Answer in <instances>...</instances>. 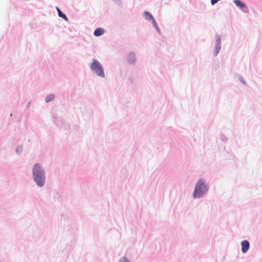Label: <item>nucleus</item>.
Returning <instances> with one entry per match:
<instances>
[{
    "mask_svg": "<svg viewBox=\"0 0 262 262\" xmlns=\"http://www.w3.org/2000/svg\"><path fill=\"white\" fill-rule=\"evenodd\" d=\"M32 179L38 187H42L46 183V172L40 164L36 163L32 169Z\"/></svg>",
    "mask_w": 262,
    "mask_h": 262,
    "instance_id": "1",
    "label": "nucleus"
},
{
    "mask_svg": "<svg viewBox=\"0 0 262 262\" xmlns=\"http://www.w3.org/2000/svg\"><path fill=\"white\" fill-rule=\"evenodd\" d=\"M209 185L205 178H200L195 184L192 193L194 199H200L207 193Z\"/></svg>",
    "mask_w": 262,
    "mask_h": 262,
    "instance_id": "2",
    "label": "nucleus"
},
{
    "mask_svg": "<svg viewBox=\"0 0 262 262\" xmlns=\"http://www.w3.org/2000/svg\"><path fill=\"white\" fill-rule=\"evenodd\" d=\"M91 71L97 76L104 78L105 74L104 68L101 63L95 58L92 59V62L90 64Z\"/></svg>",
    "mask_w": 262,
    "mask_h": 262,
    "instance_id": "3",
    "label": "nucleus"
},
{
    "mask_svg": "<svg viewBox=\"0 0 262 262\" xmlns=\"http://www.w3.org/2000/svg\"><path fill=\"white\" fill-rule=\"evenodd\" d=\"M215 37V45L213 54L214 56H216L219 53L221 49V36L218 34H216Z\"/></svg>",
    "mask_w": 262,
    "mask_h": 262,
    "instance_id": "4",
    "label": "nucleus"
},
{
    "mask_svg": "<svg viewBox=\"0 0 262 262\" xmlns=\"http://www.w3.org/2000/svg\"><path fill=\"white\" fill-rule=\"evenodd\" d=\"M234 4L244 13H248L249 9L247 5L241 0H233Z\"/></svg>",
    "mask_w": 262,
    "mask_h": 262,
    "instance_id": "5",
    "label": "nucleus"
},
{
    "mask_svg": "<svg viewBox=\"0 0 262 262\" xmlns=\"http://www.w3.org/2000/svg\"><path fill=\"white\" fill-rule=\"evenodd\" d=\"M126 60L129 64H134L136 62L135 53L133 51L130 52L127 55Z\"/></svg>",
    "mask_w": 262,
    "mask_h": 262,
    "instance_id": "6",
    "label": "nucleus"
},
{
    "mask_svg": "<svg viewBox=\"0 0 262 262\" xmlns=\"http://www.w3.org/2000/svg\"><path fill=\"white\" fill-rule=\"evenodd\" d=\"M241 251L243 253H246L250 248V243L247 240H244L241 242Z\"/></svg>",
    "mask_w": 262,
    "mask_h": 262,
    "instance_id": "7",
    "label": "nucleus"
},
{
    "mask_svg": "<svg viewBox=\"0 0 262 262\" xmlns=\"http://www.w3.org/2000/svg\"><path fill=\"white\" fill-rule=\"evenodd\" d=\"M52 120L54 124H55L58 127H62L64 126V125L66 124V122L63 120H59L58 118L55 116L54 115L52 117Z\"/></svg>",
    "mask_w": 262,
    "mask_h": 262,
    "instance_id": "8",
    "label": "nucleus"
},
{
    "mask_svg": "<svg viewBox=\"0 0 262 262\" xmlns=\"http://www.w3.org/2000/svg\"><path fill=\"white\" fill-rule=\"evenodd\" d=\"M105 31V30L102 28H97L94 32V35L96 37H99L101 35H102L104 33Z\"/></svg>",
    "mask_w": 262,
    "mask_h": 262,
    "instance_id": "9",
    "label": "nucleus"
},
{
    "mask_svg": "<svg viewBox=\"0 0 262 262\" xmlns=\"http://www.w3.org/2000/svg\"><path fill=\"white\" fill-rule=\"evenodd\" d=\"M143 16L146 20L151 21L156 20L152 15L148 11H145L143 13Z\"/></svg>",
    "mask_w": 262,
    "mask_h": 262,
    "instance_id": "10",
    "label": "nucleus"
},
{
    "mask_svg": "<svg viewBox=\"0 0 262 262\" xmlns=\"http://www.w3.org/2000/svg\"><path fill=\"white\" fill-rule=\"evenodd\" d=\"M54 98H55L54 94H49L45 97V102L46 103H49V102L52 101V100H53Z\"/></svg>",
    "mask_w": 262,
    "mask_h": 262,
    "instance_id": "11",
    "label": "nucleus"
},
{
    "mask_svg": "<svg viewBox=\"0 0 262 262\" xmlns=\"http://www.w3.org/2000/svg\"><path fill=\"white\" fill-rule=\"evenodd\" d=\"M58 15L59 17L62 18L63 19L65 20H68V18L66 14L63 12L62 11H60L58 12Z\"/></svg>",
    "mask_w": 262,
    "mask_h": 262,
    "instance_id": "12",
    "label": "nucleus"
},
{
    "mask_svg": "<svg viewBox=\"0 0 262 262\" xmlns=\"http://www.w3.org/2000/svg\"><path fill=\"white\" fill-rule=\"evenodd\" d=\"M23 149V145L22 144L18 145L16 147V148L15 150L16 154L18 155H20L22 152Z\"/></svg>",
    "mask_w": 262,
    "mask_h": 262,
    "instance_id": "13",
    "label": "nucleus"
},
{
    "mask_svg": "<svg viewBox=\"0 0 262 262\" xmlns=\"http://www.w3.org/2000/svg\"><path fill=\"white\" fill-rule=\"evenodd\" d=\"M153 27L155 28L157 32L159 34H161V31L160 30V28H159L158 24L156 21V20L152 21L151 23Z\"/></svg>",
    "mask_w": 262,
    "mask_h": 262,
    "instance_id": "14",
    "label": "nucleus"
},
{
    "mask_svg": "<svg viewBox=\"0 0 262 262\" xmlns=\"http://www.w3.org/2000/svg\"><path fill=\"white\" fill-rule=\"evenodd\" d=\"M220 139L224 142H227L228 141V138L223 133H221L220 135Z\"/></svg>",
    "mask_w": 262,
    "mask_h": 262,
    "instance_id": "15",
    "label": "nucleus"
},
{
    "mask_svg": "<svg viewBox=\"0 0 262 262\" xmlns=\"http://www.w3.org/2000/svg\"><path fill=\"white\" fill-rule=\"evenodd\" d=\"M238 79L245 85H247V82H246V80L244 79V78L241 75H238Z\"/></svg>",
    "mask_w": 262,
    "mask_h": 262,
    "instance_id": "16",
    "label": "nucleus"
},
{
    "mask_svg": "<svg viewBox=\"0 0 262 262\" xmlns=\"http://www.w3.org/2000/svg\"><path fill=\"white\" fill-rule=\"evenodd\" d=\"M119 262H130V261L126 257L123 256L119 259Z\"/></svg>",
    "mask_w": 262,
    "mask_h": 262,
    "instance_id": "17",
    "label": "nucleus"
},
{
    "mask_svg": "<svg viewBox=\"0 0 262 262\" xmlns=\"http://www.w3.org/2000/svg\"><path fill=\"white\" fill-rule=\"evenodd\" d=\"M221 0H211L210 3L213 6L215 4H217L219 2H220Z\"/></svg>",
    "mask_w": 262,
    "mask_h": 262,
    "instance_id": "18",
    "label": "nucleus"
},
{
    "mask_svg": "<svg viewBox=\"0 0 262 262\" xmlns=\"http://www.w3.org/2000/svg\"><path fill=\"white\" fill-rule=\"evenodd\" d=\"M56 10H57V12H59V11H61V10H60V9L59 7H56Z\"/></svg>",
    "mask_w": 262,
    "mask_h": 262,
    "instance_id": "19",
    "label": "nucleus"
},
{
    "mask_svg": "<svg viewBox=\"0 0 262 262\" xmlns=\"http://www.w3.org/2000/svg\"><path fill=\"white\" fill-rule=\"evenodd\" d=\"M30 104V102H29L28 104V105H29Z\"/></svg>",
    "mask_w": 262,
    "mask_h": 262,
    "instance_id": "20",
    "label": "nucleus"
}]
</instances>
